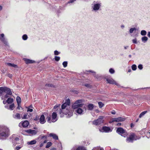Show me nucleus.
<instances>
[{
	"mask_svg": "<svg viewBox=\"0 0 150 150\" xmlns=\"http://www.w3.org/2000/svg\"><path fill=\"white\" fill-rule=\"evenodd\" d=\"M70 100L69 99H67L65 102L61 105V108H60V105H56L54 108L56 110L59 109V113L61 115L62 113L67 115V117H70L73 115V111L71 110L70 106Z\"/></svg>",
	"mask_w": 150,
	"mask_h": 150,
	"instance_id": "nucleus-1",
	"label": "nucleus"
},
{
	"mask_svg": "<svg viewBox=\"0 0 150 150\" xmlns=\"http://www.w3.org/2000/svg\"><path fill=\"white\" fill-rule=\"evenodd\" d=\"M9 135V130L8 128L4 126H0V136L4 137H8Z\"/></svg>",
	"mask_w": 150,
	"mask_h": 150,
	"instance_id": "nucleus-2",
	"label": "nucleus"
},
{
	"mask_svg": "<svg viewBox=\"0 0 150 150\" xmlns=\"http://www.w3.org/2000/svg\"><path fill=\"white\" fill-rule=\"evenodd\" d=\"M47 121L49 123L52 122H55L57 120V114L56 112H53L52 115V118L51 116H48L47 117Z\"/></svg>",
	"mask_w": 150,
	"mask_h": 150,
	"instance_id": "nucleus-3",
	"label": "nucleus"
},
{
	"mask_svg": "<svg viewBox=\"0 0 150 150\" xmlns=\"http://www.w3.org/2000/svg\"><path fill=\"white\" fill-rule=\"evenodd\" d=\"M104 116H100L97 119L94 120L92 122L93 124L96 125H101L104 123Z\"/></svg>",
	"mask_w": 150,
	"mask_h": 150,
	"instance_id": "nucleus-4",
	"label": "nucleus"
},
{
	"mask_svg": "<svg viewBox=\"0 0 150 150\" xmlns=\"http://www.w3.org/2000/svg\"><path fill=\"white\" fill-rule=\"evenodd\" d=\"M140 138L139 137L136 136L134 133H132L128 138L126 139V141L128 142H132L134 140L139 139Z\"/></svg>",
	"mask_w": 150,
	"mask_h": 150,
	"instance_id": "nucleus-5",
	"label": "nucleus"
},
{
	"mask_svg": "<svg viewBox=\"0 0 150 150\" xmlns=\"http://www.w3.org/2000/svg\"><path fill=\"white\" fill-rule=\"evenodd\" d=\"M125 120V118L122 117H119L117 118H111L109 122L111 123L114 122H122L124 121Z\"/></svg>",
	"mask_w": 150,
	"mask_h": 150,
	"instance_id": "nucleus-6",
	"label": "nucleus"
},
{
	"mask_svg": "<svg viewBox=\"0 0 150 150\" xmlns=\"http://www.w3.org/2000/svg\"><path fill=\"white\" fill-rule=\"evenodd\" d=\"M47 138L46 135H40L38 138V141L39 142H44V143H46L47 141Z\"/></svg>",
	"mask_w": 150,
	"mask_h": 150,
	"instance_id": "nucleus-7",
	"label": "nucleus"
},
{
	"mask_svg": "<svg viewBox=\"0 0 150 150\" xmlns=\"http://www.w3.org/2000/svg\"><path fill=\"white\" fill-rule=\"evenodd\" d=\"M101 3H94L92 6V8L94 11H96L98 10L101 6Z\"/></svg>",
	"mask_w": 150,
	"mask_h": 150,
	"instance_id": "nucleus-8",
	"label": "nucleus"
},
{
	"mask_svg": "<svg viewBox=\"0 0 150 150\" xmlns=\"http://www.w3.org/2000/svg\"><path fill=\"white\" fill-rule=\"evenodd\" d=\"M117 132L119 134H124V137H125L127 136V134L125 130L122 127H119L116 130Z\"/></svg>",
	"mask_w": 150,
	"mask_h": 150,
	"instance_id": "nucleus-9",
	"label": "nucleus"
},
{
	"mask_svg": "<svg viewBox=\"0 0 150 150\" xmlns=\"http://www.w3.org/2000/svg\"><path fill=\"white\" fill-rule=\"evenodd\" d=\"M99 130L100 132H109L112 131V129L110 127L106 126L103 127L102 129H99Z\"/></svg>",
	"mask_w": 150,
	"mask_h": 150,
	"instance_id": "nucleus-10",
	"label": "nucleus"
},
{
	"mask_svg": "<svg viewBox=\"0 0 150 150\" xmlns=\"http://www.w3.org/2000/svg\"><path fill=\"white\" fill-rule=\"evenodd\" d=\"M83 105L84 108L85 109V110H86V106L85 105H84L83 104H76L75 103H74V104H73L72 105V108L74 109H78V108H79V107H81L82 106H83Z\"/></svg>",
	"mask_w": 150,
	"mask_h": 150,
	"instance_id": "nucleus-11",
	"label": "nucleus"
},
{
	"mask_svg": "<svg viewBox=\"0 0 150 150\" xmlns=\"http://www.w3.org/2000/svg\"><path fill=\"white\" fill-rule=\"evenodd\" d=\"M106 81H107L108 83L111 84H115V85H117V86H119L120 85L119 83H117L114 80L112 79V78L110 79H106Z\"/></svg>",
	"mask_w": 150,
	"mask_h": 150,
	"instance_id": "nucleus-12",
	"label": "nucleus"
},
{
	"mask_svg": "<svg viewBox=\"0 0 150 150\" xmlns=\"http://www.w3.org/2000/svg\"><path fill=\"white\" fill-rule=\"evenodd\" d=\"M4 35L2 34L0 35V39L4 44L6 45H8V43L7 42L4 38Z\"/></svg>",
	"mask_w": 150,
	"mask_h": 150,
	"instance_id": "nucleus-13",
	"label": "nucleus"
},
{
	"mask_svg": "<svg viewBox=\"0 0 150 150\" xmlns=\"http://www.w3.org/2000/svg\"><path fill=\"white\" fill-rule=\"evenodd\" d=\"M25 132L31 134L32 135H35L36 134L37 131L35 130H32L31 129H29L25 130Z\"/></svg>",
	"mask_w": 150,
	"mask_h": 150,
	"instance_id": "nucleus-14",
	"label": "nucleus"
},
{
	"mask_svg": "<svg viewBox=\"0 0 150 150\" xmlns=\"http://www.w3.org/2000/svg\"><path fill=\"white\" fill-rule=\"evenodd\" d=\"M39 120L40 123L41 124H43L46 121L45 120V116L44 115H42L41 116Z\"/></svg>",
	"mask_w": 150,
	"mask_h": 150,
	"instance_id": "nucleus-15",
	"label": "nucleus"
},
{
	"mask_svg": "<svg viewBox=\"0 0 150 150\" xmlns=\"http://www.w3.org/2000/svg\"><path fill=\"white\" fill-rule=\"evenodd\" d=\"M13 117L14 118L16 119H20L21 118V115L18 113L13 114Z\"/></svg>",
	"mask_w": 150,
	"mask_h": 150,
	"instance_id": "nucleus-16",
	"label": "nucleus"
},
{
	"mask_svg": "<svg viewBox=\"0 0 150 150\" xmlns=\"http://www.w3.org/2000/svg\"><path fill=\"white\" fill-rule=\"evenodd\" d=\"M72 150H86L85 148L83 146H79L76 148V150L75 148H73Z\"/></svg>",
	"mask_w": 150,
	"mask_h": 150,
	"instance_id": "nucleus-17",
	"label": "nucleus"
},
{
	"mask_svg": "<svg viewBox=\"0 0 150 150\" xmlns=\"http://www.w3.org/2000/svg\"><path fill=\"white\" fill-rule=\"evenodd\" d=\"M24 60L26 64L33 63L35 62L34 61L32 60L27 59H25Z\"/></svg>",
	"mask_w": 150,
	"mask_h": 150,
	"instance_id": "nucleus-18",
	"label": "nucleus"
},
{
	"mask_svg": "<svg viewBox=\"0 0 150 150\" xmlns=\"http://www.w3.org/2000/svg\"><path fill=\"white\" fill-rule=\"evenodd\" d=\"M49 136L50 137H52L55 140L58 139V136L52 133H50L49 134Z\"/></svg>",
	"mask_w": 150,
	"mask_h": 150,
	"instance_id": "nucleus-19",
	"label": "nucleus"
},
{
	"mask_svg": "<svg viewBox=\"0 0 150 150\" xmlns=\"http://www.w3.org/2000/svg\"><path fill=\"white\" fill-rule=\"evenodd\" d=\"M46 143H44V142H39V147L37 148V149L39 150H42V147Z\"/></svg>",
	"mask_w": 150,
	"mask_h": 150,
	"instance_id": "nucleus-20",
	"label": "nucleus"
},
{
	"mask_svg": "<svg viewBox=\"0 0 150 150\" xmlns=\"http://www.w3.org/2000/svg\"><path fill=\"white\" fill-rule=\"evenodd\" d=\"M5 92L6 93L8 94H9L10 95H11L12 94L10 89L7 87H6V90Z\"/></svg>",
	"mask_w": 150,
	"mask_h": 150,
	"instance_id": "nucleus-21",
	"label": "nucleus"
},
{
	"mask_svg": "<svg viewBox=\"0 0 150 150\" xmlns=\"http://www.w3.org/2000/svg\"><path fill=\"white\" fill-rule=\"evenodd\" d=\"M5 64L6 65L10 67H12L14 68H17V66L16 65L14 64H11V63H6Z\"/></svg>",
	"mask_w": 150,
	"mask_h": 150,
	"instance_id": "nucleus-22",
	"label": "nucleus"
},
{
	"mask_svg": "<svg viewBox=\"0 0 150 150\" xmlns=\"http://www.w3.org/2000/svg\"><path fill=\"white\" fill-rule=\"evenodd\" d=\"M23 125V127H27L29 124V122L28 121L25 120L24 121L22 122Z\"/></svg>",
	"mask_w": 150,
	"mask_h": 150,
	"instance_id": "nucleus-23",
	"label": "nucleus"
},
{
	"mask_svg": "<svg viewBox=\"0 0 150 150\" xmlns=\"http://www.w3.org/2000/svg\"><path fill=\"white\" fill-rule=\"evenodd\" d=\"M76 112L79 114H82L83 110L82 109L79 107L76 110Z\"/></svg>",
	"mask_w": 150,
	"mask_h": 150,
	"instance_id": "nucleus-24",
	"label": "nucleus"
},
{
	"mask_svg": "<svg viewBox=\"0 0 150 150\" xmlns=\"http://www.w3.org/2000/svg\"><path fill=\"white\" fill-rule=\"evenodd\" d=\"M87 107L88 109L89 110H91L93 109L94 107V105L93 104H90L88 105Z\"/></svg>",
	"mask_w": 150,
	"mask_h": 150,
	"instance_id": "nucleus-25",
	"label": "nucleus"
},
{
	"mask_svg": "<svg viewBox=\"0 0 150 150\" xmlns=\"http://www.w3.org/2000/svg\"><path fill=\"white\" fill-rule=\"evenodd\" d=\"M6 87H0V94H1L3 92H5L6 90Z\"/></svg>",
	"mask_w": 150,
	"mask_h": 150,
	"instance_id": "nucleus-26",
	"label": "nucleus"
},
{
	"mask_svg": "<svg viewBox=\"0 0 150 150\" xmlns=\"http://www.w3.org/2000/svg\"><path fill=\"white\" fill-rule=\"evenodd\" d=\"M148 38L146 36H144L142 38V40L144 43L146 42L148 40Z\"/></svg>",
	"mask_w": 150,
	"mask_h": 150,
	"instance_id": "nucleus-27",
	"label": "nucleus"
},
{
	"mask_svg": "<svg viewBox=\"0 0 150 150\" xmlns=\"http://www.w3.org/2000/svg\"><path fill=\"white\" fill-rule=\"evenodd\" d=\"M36 143V141L35 140H33L30 142H28L27 143L28 145H32L35 144Z\"/></svg>",
	"mask_w": 150,
	"mask_h": 150,
	"instance_id": "nucleus-28",
	"label": "nucleus"
},
{
	"mask_svg": "<svg viewBox=\"0 0 150 150\" xmlns=\"http://www.w3.org/2000/svg\"><path fill=\"white\" fill-rule=\"evenodd\" d=\"M13 101V98H8L7 100V103L8 104H11Z\"/></svg>",
	"mask_w": 150,
	"mask_h": 150,
	"instance_id": "nucleus-29",
	"label": "nucleus"
},
{
	"mask_svg": "<svg viewBox=\"0 0 150 150\" xmlns=\"http://www.w3.org/2000/svg\"><path fill=\"white\" fill-rule=\"evenodd\" d=\"M16 100L18 104H21V99L19 96H18L17 97Z\"/></svg>",
	"mask_w": 150,
	"mask_h": 150,
	"instance_id": "nucleus-30",
	"label": "nucleus"
},
{
	"mask_svg": "<svg viewBox=\"0 0 150 150\" xmlns=\"http://www.w3.org/2000/svg\"><path fill=\"white\" fill-rule=\"evenodd\" d=\"M147 32L145 30H142L141 31V34L142 36L145 35L146 34Z\"/></svg>",
	"mask_w": 150,
	"mask_h": 150,
	"instance_id": "nucleus-31",
	"label": "nucleus"
},
{
	"mask_svg": "<svg viewBox=\"0 0 150 150\" xmlns=\"http://www.w3.org/2000/svg\"><path fill=\"white\" fill-rule=\"evenodd\" d=\"M147 112V111H145L142 112L140 115L139 116V117L141 118L145 114H146Z\"/></svg>",
	"mask_w": 150,
	"mask_h": 150,
	"instance_id": "nucleus-32",
	"label": "nucleus"
},
{
	"mask_svg": "<svg viewBox=\"0 0 150 150\" xmlns=\"http://www.w3.org/2000/svg\"><path fill=\"white\" fill-rule=\"evenodd\" d=\"M15 105L14 103L10 105L9 106V109L11 110H13L14 108Z\"/></svg>",
	"mask_w": 150,
	"mask_h": 150,
	"instance_id": "nucleus-33",
	"label": "nucleus"
},
{
	"mask_svg": "<svg viewBox=\"0 0 150 150\" xmlns=\"http://www.w3.org/2000/svg\"><path fill=\"white\" fill-rule=\"evenodd\" d=\"M23 145L21 144L19 146H17L15 148V150H19L23 147Z\"/></svg>",
	"mask_w": 150,
	"mask_h": 150,
	"instance_id": "nucleus-34",
	"label": "nucleus"
},
{
	"mask_svg": "<svg viewBox=\"0 0 150 150\" xmlns=\"http://www.w3.org/2000/svg\"><path fill=\"white\" fill-rule=\"evenodd\" d=\"M136 30L135 28H130L129 30V32L130 33H133L134 30Z\"/></svg>",
	"mask_w": 150,
	"mask_h": 150,
	"instance_id": "nucleus-35",
	"label": "nucleus"
},
{
	"mask_svg": "<svg viewBox=\"0 0 150 150\" xmlns=\"http://www.w3.org/2000/svg\"><path fill=\"white\" fill-rule=\"evenodd\" d=\"M33 108V107L31 106H29V107H28V108H28V110H27V112H32L33 111V109L30 108Z\"/></svg>",
	"mask_w": 150,
	"mask_h": 150,
	"instance_id": "nucleus-36",
	"label": "nucleus"
},
{
	"mask_svg": "<svg viewBox=\"0 0 150 150\" xmlns=\"http://www.w3.org/2000/svg\"><path fill=\"white\" fill-rule=\"evenodd\" d=\"M52 145V143L51 142H49L47 143L45 147L46 148H48L49 147Z\"/></svg>",
	"mask_w": 150,
	"mask_h": 150,
	"instance_id": "nucleus-37",
	"label": "nucleus"
},
{
	"mask_svg": "<svg viewBox=\"0 0 150 150\" xmlns=\"http://www.w3.org/2000/svg\"><path fill=\"white\" fill-rule=\"evenodd\" d=\"M98 104L99 105V106L100 108H101L103 107L104 105V104H103L102 102H99L98 103Z\"/></svg>",
	"mask_w": 150,
	"mask_h": 150,
	"instance_id": "nucleus-38",
	"label": "nucleus"
},
{
	"mask_svg": "<svg viewBox=\"0 0 150 150\" xmlns=\"http://www.w3.org/2000/svg\"><path fill=\"white\" fill-rule=\"evenodd\" d=\"M132 70L134 71L137 68L136 65L135 64H133L132 66Z\"/></svg>",
	"mask_w": 150,
	"mask_h": 150,
	"instance_id": "nucleus-39",
	"label": "nucleus"
},
{
	"mask_svg": "<svg viewBox=\"0 0 150 150\" xmlns=\"http://www.w3.org/2000/svg\"><path fill=\"white\" fill-rule=\"evenodd\" d=\"M22 38H23V40H26L28 38L27 35L26 34L22 36Z\"/></svg>",
	"mask_w": 150,
	"mask_h": 150,
	"instance_id": "nucleus-40",
	"label": "nucleus"
},
{
	"mask_svg": "<svg viewBox=\"0 0 150 150\" xmlns=\"http://www.w3.org/2000/svg\"><path fill=\"white\" fill-rule=\"evenodd\" d=\"M82 103V100H77L75 102V103H76V104H81V103Z\"/></svg>",
	"mask_w": 150,
	"mask_h": 150,
	"instance_id": "nucleus-41",
	"label": "nucleus"
},
{
	"mask_svg": "<svg viewBox=\"0 0 150 150\" xmlns=\"http://www.w3.org/2000/svg\"><path fill=\"white\" fill-rule=\"evenodd\" d=\"M109 71L110 73L111 74H114L115 72L114 70L112 68H110L109 69Z\"/></svg>",
	"mask_w": 150,
	"mask_h": 150,
	"instance_id": "nucleus-42",
	"label": "nucleus"
},
{
	"mask_svg": "<svg viewBox=\"0 0 150 150\" xmlns=\"http://www.w3.org/2000/svg\"><path fill=\"white\" fill-rule=\"evenodd\" d=\"M62 64L64 67H66L67 65V62H64L62 63Z\"/></svg>",
	"mask_w": 150,
	"mask_h": 150,
	"instance_id": "nucleus-43",
	"label": "nucleus"
},
{
	"mask_svg": "<svg viewBox=\"0 0 150 150\" xmlns=\"http://www.w3.org/2000/svg\"><path fill=\"white\" fill-rule=\"evenodd\" d=\"M54 59L55 61H58L60 59V57L58 56H55Z\"/></svg>",
	"mask_w": 150,
	"mask_h": 150,
	"instance_id": "nucleus-44",
	"label": "nucleus"
},
{
	"mask_svg": "<svg viewBox=\"0 0 150 150\" xmlns=\"http://www.w3.org/2000/svg\"><path fill=\"white\" fill-rule=\"evenodd\" d=\"M27 114H24L23 117H22V119H27Z\"/></svg>",
	"mask_w": 150,
	"mask_h": 150,
	"instance_id": "nucleus-45",
	"label": "nucleus"
},
{
	"mask_svg": "<svg viewBox=\"0 0 150 150\" xmlns=\"http://www.w3.org/2000/svg\"><path fill=\"white\" fill-rule=\"evenodd\" d=\"M14 140H15V141L14 142H16V144H19V143L17 142V141H19V138H18V137L16 138H15Z\"/></svg>",
	"mask_w": 150,
	"mask_h": 150,
	"instance_id": "nucleus-46",
	"label": "nucleus"
},
{
	"mask_svg": "<svg viewBox=\"0 0 150 150\" xmlns=\"http://www.w3.org/2000/svg\"><path fill=\"white\" fill-rule=\"evenodd\" d=\"M60 53V52H58L57 50H55L54 51V54L55 55H58Z\"/></svg>",
	"mask_w": 150,
	"mask_h": 150,
	"instance_id": "nucleus-47",
	"label": "nucleus"
},
{
	"mask_svg": "<svg viewBox=\"0 0 150 150\" xmlns=\"http://www.w3.org/2000/svg\"><path fill=\"white\" fill-rule=\"evenodd\" d=\"M138 68L139 69L142 70L143 69L142 65L141 64H139L138 66Z\"/></svg>",
	"mask_w": 150,
	"mask_h": 150,
	"instance_id": "nucleus-48",
	"label": "nucleus"
},
{
	"mask_svg": "<svg viewBox=\"0 0 150 150\" xmlns=\"http://www.w3.org/2000/svg\"><path fill=\"white\" fill-rule=\"evenodd\" d=\"M132 42L134 44H137V40L135 38L134 39H133L132 40Z\"/></svg>",
	"mask_w": 150,
	"mask_h": 150,
	"instance_id": "nucleus-49",
	"label": "nucleus"
},
{
	"mask_svg": "<svg viewBox=\"0 0 150 150\" xmlns=\"http://www.w3.org/2000/svg\"><path fill=\"white\" fill-rule=\"evenodd\" d=\"M7 76L10 78H11L12 76V75L9 73L8 74Z\"/></svg>",
	"mask_w": 150,
	"mask_h": 150,
	"instance_id": "nucleus-50",
	"label": "nucleus"
},
{
	"mask_svg": "<svg viewBox=\"0 0 150 150\" xmlns=\"http://www.w3.org/2000/svg\"><path fill=\"white\" fill-rule=\"evenodd\" d=\"M100 149L99 147H96L94 148L92 150H98Z\"/></svg>",
	"mask_w": 150,
	"mask_h": 150,
	"instance_id": "nucleus-51",
	"label": "nucleus"
},
{
	"mask_svg": "<svg viewBox=\"0 0 150 150\" xmlns=\"http://www.w3.org/2000/svg\"><path fill=\"white\" fill-rule=\"evenodd\" d=\"M19 126L20 127H21L22 126H23V125L22 122H20L19 124Z\"/></svg>",
	"mask_w": 150,
	"mask_h": 150,
	"instance_id": "nucleus-52",
	"label": "nucleus"
},
{
	"mask_svg": "<svg viewBox=\"0 0 150 150\" xmlns=\"http://www.w3.org/2000/svg\"><path fill=\"white\" fill-rule=\"evenodd\" d=\"M20 104H18V106L17 107V109H18V110H20V107H21Z\"/></svg>",
	"mask_w": 150,
	"mask_h": 150,
	"instance_id": "nucleus-53",
	"label": "nucleus"
},
{
	"mask_svg": "<svg viewBox=\"0 0 150 150\" xmlns=\"http://www.w3.org/2000/svg\"><path fill=\"white\" fill-rule=\"evenodd\" d=\"M46 86H47L48 87H51L52 85L50 84H46L45 85Z\"/></svg>",
	"mask_w": 150,
	"mask_h": 150,
	"instance_id": "nucleus-54",
	"label": "nucleus"
},
{
	"mask_svg": "<svg viewBox=\"0 0 150 150\" xmlns=\"http://www.w3.org/2000/svg\"><path fill=\"white\" fill-rule=\"evenodd\" d=\"M8 95H9V94H6L5 96H4V98H7L9 96H8Z\"/></svg>",
	"mask_w": 150,
	"mask_h": 150,
	"instance_id": "nucleus-55",
	"label": "nucleus"
},
{
	"mask_svg": "<svg viewBox=\"0 0 150 150\" xmlns=\"http://www.w3.org/2000/svg\"><path fill=\"white\" fill-rule=\"evenodd\" d=\"M76 0H70V1L68 2V3H72Z\"/></svg>",
	"mask_w": 150,
	"mask_h": 150,
	"instance_id": "nucleus-56",
	"label": "nucleus"
},
{
	"mask_svg": "<svg viewBox=\"0 0 150 150\" xmlns=\"http://www.w3.org/2000/svg\"><path fill=\"white\" fill-rule=\"evenodd\" d=\"M147 36L149 37L150 38V31L148 33Z\"/></svg>",
	"mask_w": 150,
	"mask_h": 150,
	"instance_id": "nucleus-57",
	"label": "nucleus"
},
{
	"mask_svg": "<svg viewBox=\"0 0 150 150\" xmlns=\"http://www.w3.org/2000/svg\"><path fill=\"white\" fill-rule=\"evenodd\" d=\"M111 113L112 114H113V115H115L116 113V112L115 111H112Z\"/></svg>",
	"mask_w": 150,
	"mask_h": 150,
	"instance_id": "nucleus-58",
	"label": "nucleus"
},
{
	"mask_svg": "<svg viewBox=\"0 0 150 150\" xmlns=\"http://www.w3.org/2000/svg\"><path fill=\"white\" fill-rule=\"evenodd\" d=\"M85 86H86L87 87H90V85L88 84H85Z\"/></svg>",
	"mask_w": 150,
	"mask_h": 150,
	"instance_id": "nucleus-59",
	"label": "nucleus"
},
{
	"mask_svg": "<svg viewBox=\"0 0 150 150\" xmlns=\"http://www.w3.org/2000/svg\"><path fill=\"white\" fill-rule=\"evenodd\" d=\"M121 125V124L120 123H119L117 124V125L118 126H120Z\"/></svg>",
	"mask_w": 150,
	"mask_h": 150,
	"instance_id": "nucleus-60",
	"label": "nucleus"
},
{
	"mask_svg": "<svg viewBox=\"0 0 150 150\" xmlns=\"http://www.w3.org/2000/svg\"><path fill=\"white\" fill-rule=\"evenodd\" d=\"M6 103H7V100L6 101L4 100L3 101V103L4 104H5Z\"/></svg>",
	"mask_w": 150,
	"mask_h": 150,
	"instance_id": "nucleus-61",
	"label": "nucleus"
},
{
	"mask_svg": "<svg viewBox=\"0 0 150 150\" xmlns=\"http://www.w3.org/2000/svg\"><path fill=\"white\" fill-rule=\"evenodd\" d=\"M5 107L6 108L8 109H9V107H8V105H5Z\"/></svg>",
	"mask_w": 150,
	"mask_h": 150,
	"instance_id": "nucleus-62",
	"label": "nucleus"
},
{
	"mask_svg": "<svg viewBox=\"0 0 150 150\" xmlns=\"http://www.w3.org/2000/svg\"><path fill=\"white\" fill-rule=\"evenodd\" d=\"M88 71L89 72H91L93 73H95V72H94V71H93L92 70H89V71Z\"/></svg>",
	"mask_w": 150,
	"mask_h": 150,
	"instance_id": "nucleus-63",
	"label": "nucleus"
},
{
	"mask_svg": "<svg viewBox=\"0 0 150 150\" xmlns=\"http://www.w3.org/2000/svg\"><path fill=\"white\" fill-rule=\"evenodd\" d=\"M128 47V46H126L124 47V48L125 50L127 49Z\"/></svg>",
	"mask_w": 150,
	"mask_h": 150,
	"instance_id": "nucleus-64",
	"label": "nucleus"
}]
</instances>
